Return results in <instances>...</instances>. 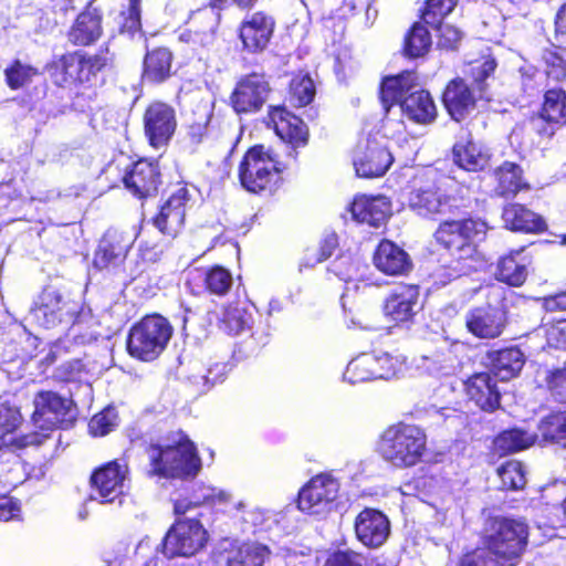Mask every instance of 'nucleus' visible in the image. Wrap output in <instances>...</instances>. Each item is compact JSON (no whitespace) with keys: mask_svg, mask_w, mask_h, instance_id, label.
Masks as SVG:
<instances>
[{"mask_svg":"<svg viewBox=\"0 0 566 566\" xmlns=\"http://www.w3.org/2000/svg\"><path fill=\"white\" fill-rule=\"evenodd\" d=\"M413 72L405 71L395 76L384 78L380 86V101L385 111V122L390 123L391 113L397 108L407 119L416 124L427 125L434 122L437 107L429 92L418 90Z\"/></svg>","mask_w":566,"mask_h":566,"instance_id":"1","label":"nucleus"},{"mask_svg":"<svg viewBox=\"0 0 566 566\" xmlns=\"http://www.w3.org/2000/svg\"><path fill=\"white\" fill-rule=\"evenodd\" d=\"M486 229V223L479 219L446 221L440 224L436 239L452 258L448 265L452 271L451 277L467 275L483 265L476 244L483 240Z\"/></svg>","mask_w":566,"mask_h":566,"instance_id":"2","label":"nucleus"},{"mask_svg":"<svg viewBox=\"0 0 566 566\" xmlns=\"http://www.w3.org/2000/svg\"><path fill=\"white\" fill-rule=\"evenodd\" d=\"M426 446V433L419 427L398 423L384 431L378 451L386 462L403 469L415 467L421 461Z\"/></svg>","mask_w":566,"mask_h":566,"instance_id":"3","label":"nucleus"},{"mask_svg":"<svg viewBox=\"0 0 566 566\" xmlns=\"http://www.w3.org/2000/svg\"><path fill=\"white\" fill-rule=\"evenodd\" d=\"M150 473L164 478H190L201 469L196 447L188 439L174 446L151 444L148 450Z\"/></svg>","mask_w":566,"mask_h":566,"instance_id":"4","label":"nucleus"},{"mask_svg":"<svg viewBox=\"0 0 566 566\" xmlns=\"http://www.w3.org/2000/svg\"><path fill=\"white\" fill-rule=\"evenodd\" d=\"M528 527L521 520L490 518L484 528L485 546L503 563L513 564L527 544Z\"/></svg>","mask_w":566,"mask_h":566,"instance_id":"5","label":"nucleus"},{"mask_svg":"<svg viewBox=\"0 0 566 566\" xmlns=\"http://www.w3.org/2000/svg\"><path fill=\"white\" fill-rule=\"evenodd\" d=\"M172 335L170 323L160 315H149L135 324L128 335V353L140 360L151 361L166 348Z\"/></svg>","mask_w":566,"mask_h":566,"instance_id":"6","label":"nucleus"},{"mask_svg":"<svg viewBox=\"0 0 566 566\" xmlns=\"http://www.w3.org/2000/svg\"><path fill=\"white\" fill-rule=\"evenodd\" d=\"M85 315L80 311V304L65 297L53 287L44 289L34 306L31 307L28 319L43 328H53L59 325L80 323Z\"/></svg>","mask_w":566,"mask_h":566,"instance_id":"7","label":"nucleus"},{"mask_svg":"<svg viewBox=\"0 0 566 566\" xmlns=\"http://www.w3.org/2000/svg\"><path fill=\"white\" fill-rule=\"evenodd\" d=\"M33 424L42 431L66 429L76 419L73 401L51 390L39 391L33 399Z\"/></svg>","mask_w":566,"mask_h":566,"instance_id":"8","label":"nucleus"},{"mask_svg":"<svg viewBox=\"0 0 566 566\" xmlns=\"http://www.w3.org/2000/svg\"><path fill=\"white\" fill-rule=\"evenodd\" d=\"M208 541V533L195 517L178 518L161 541V553L167 558L189 557L202 549Z\"/></svg>","mask_w":566,"mask_h":566,"instance_id":"9","label":"nucleus"},{"mask_svg":"<svg viewBox=\"0 0 566 566\" xmlns=\"http://www.w3.org/2000/svg\"><path fill=\"white\" fill-rule=\"evenodd\" d=\"M280 168L271 149L262 145L250 148L239 167L241 185L250 192L266 189L277 178Z\"/></svg>","mask_w":566,"mask_h":566,"instance_id":"10","label":"nucleus"},{"mask_svg":"<svg viewBox=\"0 0 566 566\" xmlns=\"http://www.w3.org/2000/svg\"><path fill=\"white\" fill-rule=\"evenodd\" d=\"M338 493L339 482L332 474H317L300 490L298 509L312 515L325 514L333 509Z\"/></svg>","mask_w":566,"mask_h":566,"instance_id":"11","label":"nucleus"},{"mask_svg":"<svg viewBox=\"0 0 566 566\" xmlns=\"http://www.w3.org/2000/svg\"><path fill=\"white\" fill-rule=\"evenodd\" d=\"M271 92L264 74L251 73L243 76L231 94V105L237 114L259 112Z\"/></svg>","mask_w":566,"mask_h":566,"instance_id":"12","label":"nucleus"},{"mask_svg":"<svg viewBox=\"0 0 566 566\" xmlns=\"http://www.w3.org/2000/svg\"><path fill=\"white\" fill-rule=\"evenodd\" d=\"M127 472V465L118 461H111L95 470L91 478V500L101 503H114L118 500L120 504V495L123 494Z\"/></svg>","mask_w":566,"mask_h":566,"instance_id":"13","label":"nucleus"},{"mask_svg":"<svg viewBox=\"0 0 566 566\" xmlns=\"http://www.w3.org/2000/svg\"><path fill=\"white\" fill-rule=\"evenodd\" d=\"M144 125L150 145L154 148H161L169 143L176 130L175 109L165 103H153L145 112Z\"/></svg>","mask_w":566,"mask_h":566,"instance_id":"14","label":"nucleus"},{"mask_svg":"<svg viewBox=\"0 0 566 566\" xmlns=\"http://www.w3.org/2000/svg\"><path fill=\"white\" fill-rule=\"evenodd\" d=\"M391 153L376 140L358 145L354 154V167L358 177L382 176L392 164Z\"/></svg>","mask_w":566,"mask_h":566,"instance_id":"15","label":"nucleus"},{"mask_svg":"<svg viewBox=\"0 0 566 566\" xmlns=\"http://www.w3.org/2000/svg\"><path fill=\"white\" fill-rule=\"evenodd\" d=\"M505 325V312L499 307H475L465 315V326L468 331L478 338H496L501 336Z\"/></svg>","mask_w":566,"mask_h":566,"instance_id":"16","label":"nucleus"},{"mask_svg":"<svg viewBox=\"0 0 566 566\" xmlns=\"http://www.w3.org/2000/svg\"><path fill=\"white\" fill-rule=\"evenodd\" d=\"M357 539L367 547H380L388 538L390 523L388 517L378 510L365 509L355 520Z\"/></svg>","mask_w":566,"mask_h":566,"instance_id":"17","label":"nucleus"},{"mask_svg":"<svg viewBox=\"0 0 566 566\" xmlns=\"http://www.w3.org/2000/svg\"><path fill=\"white\" fill-rule=\"evenodd\" d=\"M21 423L20 411L15 407L0 405V430L4 432L0 437V457L4 453H13L14 448L41 444L46 433H32L21 438L14 436L13 430Z\"/></svg>","mask_w":566,"mask_h":566,"instance_id":"18","label":"nucleus"},{"mask_svg":"<svg viewBox=\"0 0 566 566\" xmlns=\"http://www.w3.org/2000/svg\"><path fill=\"white\" fill-rule=\"evenodd\" d=\"M275 22L264 12L248 14L240 27V39L243 48L250 53L262 52L269 44Z\"/></svg>","mask_w":566,"mask_h":566,"instance_id":"19","label":"nucleus"},{"mask_svg":"<svg viewBox=\"0 0 566 566\" xmlns=\"http://www.w3.org/2000/svg\"><path fill=\"white\" fill-rule=\"evenodd\" d=\"M408 207L416 214L433 218L446 213L451 205L450 198L443 195L433 184L427 182L415 186L408 196Z\"/></svg>","mask_w":566,"mask_h":566,"instance_id":"20","label":"nucleus"},{"mask_svg":"<svg viewBox=\"0 0 566 566\" xmlns=\"http://www.w3.org/2000/svg\"><path fill=\"white\" fill-rule=\"evenodd\" d=\"M419 308L418 286L399 285L387 297L384 312L396 323H408L412 321Z\"/></svg>","mask_w":566,"mask_h":566,"instance_id":"21","label":"nucleus"},{"mask_svg":"<svg viewBox=\"0 0 566 566\" xmlns=\"http://www.w3.org/2000/svg\"><path fill=\"white\" fill-rule=\"evenodd\" d=\"M188 202V190L185 187L178 188L154 219L156 228L168 235H176L184 224Z\"/></svg>","mask_w":566,"mask_h":566,"instance_id":"22","label":"nucleus"},{"mask_svg":"<svg viewBox=\"0 0 566 566\" xmlns=\"http://www.w3.org/2000/svg\"><path fill=\"white\" fill-rule=\"evenodd\" d=\"M217 555V563L226 566H262L271 557L270 549L260 543L230 544Z\"/></svg>","mask_w":566,"mask_h":566,"instance_id":"23","label":"nucleus"},{"mask_svg":"<svg viewBox=\"0 0 566 566\" xmlns=\"http://www.w3.org/2000/svg\"><path fill=\"white\" fill-rule=\"evenodd\" d=\"M269 118L277 136L291 144L293 150L306 145L308 132L301 118L294 116L283 107H271Z\"/></svg>","mask_w":566,"mask_h":566,"instance_id":"24","label":"nucleus"},{"mask_svg":"<svg viewBox=\"0 0 566 566\" xmlns=\"http://www.w3.org/2000/svg\"><path fill=\"white\" fill-rule=\"evenodd\" d=\"M373 262L377 270L387 275H403L412 268L409 254L389 240H382L378 244Z\"/></svg>","mask_w":566,"mask_h":566,"instance_id":"25","label":"nucleus"},{"mask_svg":"<svg viewBox=\"0 0 566 566\" xmlns=\"http://www.w3.org/2000/svg\"><path fill=\"white\" fill-rule=\"evenodd\" d=\"M159 170L157 164L138 160L124 176V184L135 196L145 198L153 196L158 190Z\"/></svg>","mask_w":566,"mask_h":566,"instance_id":"26","label":"nucleus"},{"mask_svg":"<svg viewBox=\"0 0 566 566\" xmlns=\"http://www.w3.org/2000/svg\"><path fill=\"white\" fill-rule=\"evenodd\" d=\"M132 240L129 235L116 229H109L99 241L94 256V265L98 269L107 268L111 264L120 263L129 248Z\"/></svg>","mask_w":566,"mask_h":566,"instance_id":"27","label":"nucleus"},{"mask_svg":"<svg viewBox=\"0 0 566 566\" xmlns=\"http://www.w3.org/2000/svg\"><path fill=\"white\" fill-rule=\"evenodd\" d=\"M108 64L106 54L74 53L64 56L62 66L65 75L78 83H88Z\"/></svg>","mask_w":566,"mask_h":566,"instance_id":"28","label":"nucleus"},{"mask_svg":"<svg viewBox=\"0 0 566 566\" xmlns=\"http://www.w3.org/2000/svg\"><path fill=\"white\" fill-rule=\"evenodd\" d=\"M390 202L385 196H358L354 199L350 211L360 223L379 228L390 214Z\"/></svg>","mask_w":566,"mask_h":566,"instance_id":"29","label":"nucleus"},{"mask_svg":"<svg viewBox=\"0 0 566 566\" xmlns=\"http://www.w3.org/2000/svg\"><path fill=\"white\" fill-rule=\"evenodd\" d=\"M465 391L480 409L494 411L500 407V391L496 381L489 373H479L465 381Z\"/></svg>","mask_w":566,"mask_h":566,"instance_id":"30","label":"nucleus"},{"mask_svg":"<svg viewBox=\"0 0 566 566\" xmlns=\"http://www.w3.org/2000/svg\"><path fill=\"white\" fill-rule=\"evenodd\" d=\"M444 107L455 122L463 120L475 107V98L461 78L452 80L442 97Z\"/></svg>","mask_w":566,"mask_h":566,"instance_id":"31","label":"nucleus"},{"mask_svg":"<svg viewBox=\"0 0 566 566\" xmlns=\"http://www.w3.org/2000/svg\"><path fill=\"white\" fill-rule=\"evenodd\" d=\"M231 494L222 489L206 484H195L191 495L175 501L174 511L176 515H185L191 509L199 505H224L231 501Z\"/></svg>","mask_w":566,"mask_h":566,"instance_id":"32","label":"nucleus"},{"mask_svg":"<svg viewBox=\"0 0 566 566\" xmlns=\"http://www.w3.org/2000/svg\"><path fill=\"white\" fill-rule=\"evenodd\" d=\"M220 13L213 8H205L195 12L189 21V41L207 48L213 44Z\"/></svg>","mask_w":566,"mask_h":566,"instance_id":"33","label":"nucleus"},{"mask_svg":"<svg viewBox=\"0 0 566 566\" xmlns=\"http://www.w3.org/2000/svg\"><path fill=\"white\" fill-rule=\"evenodd\" d=\"M454 163L468 171H479L486 167L490 159L489 150L475 143L470 136L453 146Z\"/></svg>","mask_w":566,"mask_h":566,"instance_id":"34","label":"nucleus"},{"mask_svg":"<svg viewBox=\"0 0 566 566\" xmlns=\"http://www.w3.org/2000/svg\"><path fill=\"white\" fill-rule=\"evenodd\" d=\"M502 218L505 226L513 231L542 232L546 229L541 216L518 203L506 206Z\"/></svg>","mask_w":566,"mask_h":566,"instance_id":"35","label":"nucleus"},{"mask_svg":"<svg viewBox=\"0 0 566 566\" xmlns=\"http://www.w3.org/2000/svg\"><path fill=\"white\" fill-rule=\"evenodd\" d=\"M102 33L101 14L96 9H87L78 14L69 32V39L76 45H88Z\"/></svg>","mask_w":566,"mask_h":566,"instance_id":"36","label":"nucleus"},{"mask_svg":"<svg viewBox=\"0 0 566 566\" xmlns=\"http://www.w3.org/2000/svg\"><path fill=\"white\" fill-rule=\"evenodd\" d=\"M172 53L167 48L148 51L144 59L143 77L150 83H161L170 77Z\"/></svg>","mask_w":566,"mask_h":566,"instance_id":"37","label":"nucleus"},{"mask_svg":"<svg viewBox=\"0 0 566 566\" xmlns=\"http://www.w3.org/2000/svg\"><path fill=\"white\" fill-rule=\"evenodd\" d=\"M492 371L501 380L515 377L524 366V354L516 347H509L490 354Z\"/></svg>","mask_w":566,"mask_h":566,"instance_id":"38","label":"nucleus"},{"mask_svg":"<svg viewBox=\"0 0 566 566\" xmlns=\"http://www.w3.org/2000/svg\"><path fill=\"white\" fill-rule=\"evenodd\" d=\"M538 437L544 444L566 449V411H556L538 423Z\"/></svg>","mask_w":566,"mask_h":566,"instance_id":"39","label":"nucleus"},{"mask_svg":"<svg viewBox=\"0 0 566 566\" xmlns=\"http://www.w3.org/2000/svg\"><path fill=\"white\" fill-rule=\"evenodd\" d=\"M494 175L497 180L495 191L502 197L514 196L526 186L522 178L521 167L514 163H503Z\"/></svg>","mask_w":566,"mask_h":566,"instance_id":"40","label":"nucleus"},{"mask_svg":"<svg viewBox=\"0 0 566 566\" xmlns=\"http://www.w3.org/2000/svg\"><path fill=\"white\" fill-rule=\"evenodd\" d=\"M536 436L523 429L513 428L501 432L494 440L495 451L501 455L525 450L535 443Z\"/></svg>","mask_w":566,"mask_h":566,"instance_id":"41","label":"nucleus"},{"mask_svg":"<svg viewBox=\"0 0 566 566\" xmlns=\"http://www.w3.org/2000/svg\"><path fill=\"white\" fill-rule=\"evenodd\" d=\"M541 117L553 124H566V92L562 88L548 90L544 95Z\"/></svg>","mask_w":566,"mask_h":566,"instance_id":"42","label":"nucleus"},{"mask_svg":"<svg viewBox=\"0 0 566 566\" xmlns=\"http://www.w3.org/2000/svg\"><path fill=\"white\" fill-rule=\"evenodd\" d=\"M253 318L249 310L239 303L227 306L220 318V328L228 334H240L250 329Z\"/></svg>","mask_w":566,"mask_h":566,"instance_id":"43","label":"nucleus"},{"mask_svg":"<svg viewBox=\"0 0 566 566\" xmlns=\"http://www.w3.org/2000/svg\"><path fill=\"white\" fill-rule=\"evenodd\" d=\"M520 252L503 256L497 264L496 277L512 286H521L527 277L526 264L516 260Z\"/></svg>","mask_w":566,"mask_h":566,"instance_id":"44","label":"nucleus"},{"mask_svg":"<svg viewBox=\"0 0 566 566\" xmlns=\"http://www.w3.org/2000/svg\"><path fill=\"white\" fill-rule=\"evenodd\" d=\"M374 363L376 379L388 380L397 377L403 369L406 359L400 355H392L387 352L369 353Z\"/></svg>","mask_w":566,"mask_h":566,"instance_id":"45","label":"nucleus"},{"mask_svg":"<svg viewBox=\"0 0 566 566\" xmlns=\"http://www.w3.org/2000/svg\"><path fill=\"white\" fill-rule=\"evenodd\" d=\"M373 365L369 353H363L348 363L343 377L352 385L377 380Z\"/></svg>","mask_w":566,"mask_h":566,"instance_id":"46","label":"nucleus"},{"mask_svg":"<svg viewBox=\"0 0 566 566\" xmlns=\"http://www.w3.org/2000/svg\"><path fill=\"white\" fill-rule=\"evenodd\" d=\"M431 46L429 31L419 22L415 23L405 39V53L409 57H419L426 54Z\"/></svg>","mask_w":566,"mask_h":566,"instance_id":"47","label":"nucleus"},{"mask_svg":"<svg viewBox=\"0 0 566 566\" xmlns=\"http://www.w3.org/2000/svg\"><path fill=\"white\" fill-rule=\"evenodd\" d=\"M202 277L206 289L214 295H224L232 286L231 273L219 265L206 270Z\"/></svg>","mask_w":566,"mask_h":566,"instance_id":"48","label":"nucleus"},{"mask_svg":"<svg viewBox=\"0 0 566 566\" xmlns=\"http://www.w3.org/2000/svg\"><path fill=\"white\" fill-rule=\"evenodd\" d=\"M502 488L506 490H521L526 483L525 470L518 461H507L497 469Z\"/></svg>","mask_w":566,"mask_h":566,"instance_id":"49","label":"nucleus"},{"mask_svg":"<svg viewBox=\"0 0 566 566\" xmlns=\"http://www.w3.org/2000/svg\"><path fill=\"white\" fill-rule=\"evenodd\" d=\"M4 74L8 86L18 90L29 84L38 71L33 66L15 60L4 70Z\"/></svg>","mask_w":566,"mask_h":566,"instance_id":"50","label":"nucleus"},{"mask_svg":"<svg viewBox=\"0 0 566 566\" xmlns=\"http://www.w3.org/2000/svg\"><path fill=\"white\" fill-rule=\"evenodd\" d=\"M117 426L118 416L116 409L107 407L91 419L88 429L94 437H103L113 431Z\"/></svg>","mask_w":566,"mask_h":566,"instance_id":"51","label":"nucleus"},{"mask_svg":"<svg viewBox=\"0 0 566 566\" xmlns=\"http://www.w3.org/2000/svg\"><path fill=\"white\" fill-rule=\"evenodd\" d=\"M458 0H428L422 19L428 25H436L442 22L455 7Z\"/></svg>","mask_w":566,"mask_h":566,"instance_id":"52","label":"nucleus"},{"mask_svg":"<svg viewBox=\"0 0 566 566\" xmlns=\"http://www.w3.org/2000/svg\"><path fill=\"white\" fill-rule=\"evenodd\" d=\"M291 95L297 106L310 104L315 96L313 80L307 75L294 77L291 82Z\"/></svg>","mask_w":566,"mask_h":566,"instance_id":"53","label":"nucleus"},{"mask_svg":"<svg viewBox=\"0 0 566 566\" xmlns=\"http://www.w3.org/2000/svg\"><path fill=\"white\" fill-rule=\"evenodd\" d=\"M55 377L65 382H85L88 386L87 371L81 360L74 359L63 363L56 368Z\"/></svg>","mask_w":566,"mask_h":566,"instance_id":"54","label":"nucleus"},{"mask_svg":"<svg viewBox=\"0 0 566 566\" xmlns=\"http://www.w3.org/2000/svg\"><path fill=\"white\" fill-rule=\"evenodd\" d=\"M543 59L546 63V74L555 81L566 78V49L563 51H545Z\"/></svg>","mask_w":566,"mask_h":566,"instance_id":"55","label":"nucleus"},{"mask_svg":"<svg viewBox=\"0 0 566 566\" xmlns=\"http://www.w3.org/2000/svg\"><path fill=\"white\" fill-rule=\"evenodd\" d=\"M366 558L352 549H337L328 555L324 566H364Z\"/></svg>","mask_w":566,"mask_h":566,"instance_id":"56","label":"nucleus"},{"mask_svg":"<svg viewBox=\"0 0 566 566\" xmlns=\"http://www.w3.org/2000/svg\"><path fill=\"white\" fill-rule=\"evenodd\" d=\"M458 566H503V563L486 547L465 554Z\"/></svg>","mask_w":566,"mask_h":566,"instance_id":"57","label":"nucleus"},{"mask_svg":"<svg viewBox=\"0 0 566 566\" xmlns=\"http://www.w3.org/2000/svg\"><path fill=\"white\" fill-rule=\"evenodd\" d=\"M424 367L434 375H450L455 370L451 353H442L432 357H423Z\"/></svg>","mask_w":566,"mask_h":566,"instance_id":"58","label":"nucleus"},{"mask_svg":"<svg viewBox=\"0 0 566 566\" xmlns=\"http://www.w3.org/2000/svg\"><path fill=\"white\" fill-rule=\"evenodd\" d=\"M546 380L552 396L559 402H566V366L552 371Z\"/></svg>","mask_w":566,"mask_h":566,"instance_id":"59","label":"nucleus"},{"mask_svg":"<svg viewBox=\"0 0 566 566\" xmlns=\"http://www.w3.org/2000/svg\"><path fill=\"white\" fill-rule=\"evenodd\" d=\"M140 0H129V7L124 22L122 24V33L134 35L140 30Z\"/></svg>","mask_w":566,"mask_h":566,"instance_id":"60","label":"nucleus"},{"mask_svg":"<svg viewBox=\"0 0 566 566\" xmlns=\"http://www.w3.org/2000/svg\"><path fill=\"white\" fill-rule=\"evenodd\" d=\"M549 347L566 350V319H559L546 329Z\"/></svg>","mask_w":566,"mask_h":566,"instance_id":"61","label":"nucleus"},{"mask_svg":"<svg viewBox=\"0 0 566 566\" xmlns=\"http://www.w3.org/2000/svg\"><path fill=\"white\" fill-rule=\"evenodd\" d=\"M495 67L496 62L492 57H488L472 66V76L480 91L484 90V83L494 73Z\"/></svg>","mask_w":566,"mask_h":566,"instance_id":"62","label":"nucleus"},{"mask_svg":"<svg viewBox=\"0 0 566 566\" xmlns=\"http://www.w3.org/2000/svg\"><path fill=\"white\" fill-rule=\"evenodd\" d=\"M432 28H436L440 32V40L439 44L447 49H454L455 45L461 40V31L453 25L450 24H442L440 22L439 24L431 25Z\"/></svg>","mask_w":566,"mask_h":566,"instance_id":"63","label":"nucleus"},{"mask_svg":"<svg viewBox=\"0 0 566 566\" xmlns=\"http://www.w3.org/2000/svg\"><path fill=\"white\" fill-rule=\"evenodd\" d=\"M555 40L560 49H566V3L560 8L556 15Z\"/></svg>","mask_w":566,"mask_h":566,"instance_id":"64","label":"nucleus"}]
</instances>
